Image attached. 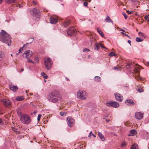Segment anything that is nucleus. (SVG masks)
<instances>
[{"instance_id":"nucleus-1","label":"nucleus","mask_w":149,"mask_h":149,"mask_svg":"<svg viewBox=\"0 0 149 149\" xmlns=\"http://www.w3.org/2000/svg\"><path fill=\"white\" fill-rule=\"evenodd\" d=\"M11 37L3 30L0 33V41L7 45L9 46L11 45Z\"/></svg>"},{"instance_id":"nucleus-2","label":"nucleus","mask_w":149,"mask_h":149,"mask_svg":"<svg viewBox=\"0 0 149 149\" xmlns=\"http://www.w3.org/2000/svg\"><path fill=\"white\" fill-rule=\"evenodd\" d=\"M48 98L49 101L55 103L61 100L62 97L58 92H53L49 95Z\"/></svg>"},{"instance_id":"nucleus-3","label":"nucleus","mask_w":149,"mask_h":149,"mask_svg":"<svg viewBox=\"0 0 149 149\" xmlns=\"http://www.w3.org/2000/svg\"><path fill=\"white\" fill-rule=\"evenodd\" d=\"M30 13L32 15L33 19L35 21H38L40 19V13L39 10L37 8L31 10Z\"/></svg>"},{"instance_id":"nucleus-4","label":"nucleus","mask_w":149,"mask_h":149,"mask_svg":"<svg viewBox=\"0 0 149 149\" xmlns=\"http://www.w3.org/2000/svg\"><path fill=\"white\" fill-rule=\"evenodd\" d=\"M20 119L23 123L25 124H29L31 121L30 116L26 114L22 115L20 116Z\"/></svg>"},{"instance_id":"nucleus-5","label":"nucleus","mask_w":149,"mask_h":149,"mask_svg":"<svg viewBox=\"0 0 149 149\" xmlns=\"http://www.w3.org/2000/svg\"><path fill=\"white\" fill-rule=\"evenodd\" d=\"M44 63L46 69L49 70H50L52 65V62L51 59L49 57L45 58Z\"/></svg>"},{"instance_id":"nucleus-6","label":"nucleus","mask_w":149,"mask_h":149,"mask_svg":"<svg viewBox=\"0 0 149 149\" xmlns=\"http://www.w3.org/2000/svg\"><path fill=\"white\" fill-rule=\"evenodd\" d=\"M77 98L81 100L86 99L87 96V94L85 91L83 92L79 91L77 93Z\"/></svg>"},{"instance_id":"nucleus-7","label":"nucleus","mask_w":149,"mask_h":149,"mask_svg":"<svg viewBox=\"0 0 149 149\" xmlns=\"http://www.w3.org/2000/svg\"><path fill=\"white\" fill-rule=\"evenodd\" d=\"M4 106L7 108H10L11 106V102L8 99H3L1 100Z\"/></svg>"},{"instance_id":"nucleus-8","label":"nucleus","mask_w":149,"mask_h":149,"mask_svg":"<svg viewBox=\"0 0 149 149\" xmlns=\"http://www.w3.org/2000/svg\"><path fill=\"white\" fill-rule=\"evenodd\" d=\"M106 104L108 107H112L114 108L118 107L119 106V104L115 101L107 102L106 103Z\"/></svg>"},{"instance_id":"nucleus-9","label":"nucleus","mask_w":149,"mask_h":149,"mask_svg":"<svg viewBox=\"0 0 149 149\" xmlns=\"http://www.w3.org/2000/svg\"><path fill=\"white\" fill-rule=\"evenodd\" d=\"M67 122L68 126L70 127H72L75 123V120L71 117L68 116L67 118Z\"/></svg>"},{"instance_id":"nucleus-10","label":"nucleus","mask_w":149,"mask_h":149,"mask_svg":"<svg viewBox=\"0 0 149 149\" xmlns=\"http://www.w3.org/2000/svg\"><path fill=\"white\" fill-rule=\"evenodd\" d=\"M76 30L73 26L67 29V33L69 36L72 35L76 32Z\"/></svg>"},{"instance_id":"nucleus-11","label":"nucleus","mask_w":149,"mask_h":149,"mask_svg":"<svg viewBox=\"0 0 149 149\" xmlns=\"http://www.w3.org/2000/svg\"><path fill=\"white\" fill-rule=\"evenodd\" d=\"M32 54V52L30 50L26 51L23 54V56L24 58H29Z\"/></svg>"},{"instance_id":"nucleus-12","label":"nucleus","mask_w":149,"mask_h":149,"mask_svg":"<svg viewBox=\"0 0 149 149\" xmlns=\"http://www.w3.org/2000/svg\"><path fill=\"white\" fill-rule=\"evenodd\" d=\"M116 100L118 101L121 102L123 99V97L120 94L116 93H114Z\"/></svg>"},{"instance_id":"nucleus-13","label":"nucleus","mask_w":149,"mask_h":149,"mask_svg":"<svg viewBox=\"0 0 149 149\" xmlns=\"http://www.w3.org/2000/svg\"><path fill=\"white\" fill-rule=\"evenodd\" d=\"M141 68V66L138 65V64L136 65V67L133 70L134 72L135 73H137V74H139L140 72V70Z\"/></svg>"},{"instance_id":"nucleus-14","label":"nucleus","mask_w":149,"mask_h":149,"mask_svg":"<svg viewBox=\"0 0 149 149\" xmlns=\"http://www.w3.org/2000/svg\"><path fill=\"white\" fill-rule=\"evenodd\" d=\"M135 117L138 119H142L143 117V114L140 112H136L135 115Z\"/></svg>"},{"instance_id":"nucleus-15","label":"nucleus","mask_w":149,"mask_h":149,"mask_svg":"<svg viewBox=\"0 0 149 149\" xmlns=\"http://www.w3.org/2000/svg\"><path fill=\"white\" fill-rule=\"evenodd\" d=\"M49 21L52 24H56L58 22V19L56 17L52 16L50 18Z\"/></svg>"},{"instance_id":"nucleus-16","label":"nucleus","mask_w":149,"mask_h":149,"mask_svg":"<svg viewBox=\"0 0 149 149\" xmlns=\"http://www.w3.org/2000/svg\"><path fill=\"white\" fill-rule=\"evenodd\" d=\"M125 103L128 105L132 106L134 104V103L131 99H127L125 101Z\"/></svg>"},{"instance_id":"nucleus-17","label":"nucleus","mask_w":149,"mask_h":149,"mask_svg":"<svg viewBox=\"0 0 149 149\" xmlns=\"http://www.w3.org/2000/svg\"><path fill=\"white\" fill-rule=\"evenodd\" d=\"M9 87L10 90L14 92L17 91L18 89V88L17 86H14L13 85H9Z\"/></svg>"},{"instance_id":"nucleus-18","label":"nucleus","mask_w":149,"mask_h":149,"mask_svg":"<svg viewBox=\"0 0 149 149\" xmlns=\"http://www.w3.org/2000/svg\"><path fill=\"white\" fill-rule=\"evenodd\" d=\"M98 135L102 141H104L105 140V139L104 135L101 132H98Z\"/></svg>"},{"instance_id":"nucleus-19","label":"nucleus","mask_w":149,"mask_h":149,"mask_svg":"<svg viewBox=\"0 0 149 149\" xmlns=\"http://www.w3.org/2000/svg\"><path fill=\"white\" fill-rule=\"evenodd\" d=\"M70 20H67L64 21L63 23V24L64 27H66L70 24Z\"/></svg>"},{"instance_id":"nucleus-20","label":"nucleus","mask_w":149,"mask_h":149,"mask_svg":"<svg viewBox=\"0 0 149 149\" xmlns=\"http://www.w3.org/2000/svg\"><path fill=\"white\" fill-rule=\"evenodd\" d=\"M5 1L6 3L8 4L11 3H17L16 0H5Z\"/></svg>"},{"instance_id":"nucleus-21","label":"nucleus","mask_w":149,"mask_h":149,"mask_svg":"<svg viewBox=\"0 0 149 149\" xmlns=\"http://www.w3.org/2000/svg\"><path fill=\"white\" fill-rule=\"evenodd\" d=\"M130 134L129 136H133L136 134V131L134 130H132L130 131Z\"/></svg>"},{"instance_id":"nucleus-22","label":"nucleus","mask_w":149,"mask_h":149,"mask_svg":"<svg viewBox=\"0 0 149 149\" xmlns=\"http://www.w3.org/2000/svg\"><path fill=\"white\" fill-rule=\"evenodd\" d=\"M105 20L106 22H111L112 23H113V21L111 19L110 17L108 16L107 15L105 19Z\"/></svg>"},{"instance_id":"nucleus-23","label":"nucleus","mask_w":149,"mask_h":149,"mask_svg":"<svg viewBox=\"0 0 149 149\" xmlns=\"http://www.w3.org/2000/svg\"><path fill=\"white\" fill-rule=\"evenodd\" d=\"M5 56V54L3 52L0 51V61L2 60Z\"/></svg>"},{"instance_id":"nucleus-24","label":"nucleus","mask_w":149,"mask_h":149,"mask_svg":"<svg viewBox=\"0 0 149 149\" xmlns=\"http://www.w3.org/2000/svg\"><path fill=\"white\" fill-rule=\"evenodd\" d=\"M12 129L13 131L15 132L17 134H18L20 133V132L18 131V130L15 127H12Z\"/></svg>"},{"instance_id":"nucleus-25","label":"nucleus","mask_w":149,"mask_h":149,"mask_svg":"<svg viewBox=\"0 0 149 149\" xmlns=\"http://www.w3.org/2000/svg\"><path fill=\"white\" fill-rule=\"evenodd\" d=\"M138 148V146L136 144H134L131 147V149H137Z\"/></svg>"},{"instance_id":"nucleus-26","label":"nucleus","mask_w":149,"mask_h":149,"mask_svg":"<svg viewBox=\"0 0 149 149\" xmlns=\"http://www.w3.org/2000/svg\"><path fill=\"white\" fill-rule=\"evenodd\" d=\"M24 99L23 96H19L16 99V100L17 101H22Z\"/></svg>"},{"instance_id":"nucleus-27","label":"nucleus","mask_w":149,"mask_h":149,"mask_svg":"<svg viewBox=\"0 0 149 149\" xmlns=\"http://www.w3.org/2000/svg\"><path fill=\"white\" fill-rule=\"evenodd\" d=\"M97 30L98 32L102 37H103L104 36V34L98 28H97Z\"/></svg>"},{"instance_id":"nucleus-28","label":"nucleus","mask_w":149,"mask_h":149,"mask_svg":"<svg viewBox=\"0 0 149 149\" xmlns=\"http://www.w3.org/2000/svg\"><path fill=\"white\" fill-rule=\"evenodd\" d=\"M94 79L95 81L99 82L100 81V77L98 76H96L94 77Z\"/></svg>"},{"instance_id":"nucleus-29","label":"nucleus","mask_w":149,"mask_h":149,"mask_svg":"<svg viewBox=\"0 0 149 149\" xmlns=\"http://www.w3.org/2000/svg\"><path fill=\"white\" fill-rule=\"evenodd\" d=\"M94 49L97 50H98L100 48V46L97 43H96L94 47Z\"/></svg>"},{"instance_id":"nucleus-30","label":"nucleus","mask_w":149,"mask_h":149,"mask_svg":"<svg viewBox=\"0 0 149 149\" xmlns=\"http://www.w3.org/2000/svg\"><path fill=\"white\" fill-rule=\"evenodd\" d=\"M35 61L38 63H39V56H36L34 57Z\"/></svg>"},{"instance_id":"nucleus-31","label":"nucleus","mask_w":149,"mask_h":149,"mask_svg":"<svg viewBox=\"0 0 149 149\" xmlns=\"http://www.w3.org/2000/svg\"><path fill=\"white\" fill-rule=\"evenodd\" d=\"M117 55V54H115L113 52H111L108 55L109 56H116Z\"/></svg>"},{"instance_id":"nucleus-32","label":"nucleus","mask_w":149,"mask_h":149,"mask_svg":"<svg viewBox=\"0 0 149 149\" xmlns=\"http://www.w3.org/2000/svg\"><path fill=\"white\" fill-rule=\"evenodd\" d=\"M136 41L138 42H140L143 41V39H142L140 38L137 37L136 38Z\"/></svg>"},{"instance_id":"nucleus-33","label":"nucleus","mask_w":149,"mask_h":149,"mask_svg":"<svg viewBox=\"0 0 149 149\" xmlns=\"http://www.w3.org/2000/svg\"><path fill=\"white\" fill-rule=\"evenodd\" d=\"M42 75L45 78V79H47V78L48 76L47 75L45 74L44 72H42L41 73Z\"/></svg>"},{"instance_id":"nucleus-34","label":"nucleus","mask_w":149,"mask_h":149,"mask_svg":"<svg viewBox=\"0 0 149 149\" xmlns=\"http://www.w3.org/2000/svg\"><path fill=\"white\" fill-rule=\"evenodd\" d=\"M27 62L30 63H35L33 61H32L29 58H27Z\"/></svg>"},{"instance_id":"nucleus-35","label":"nucleus","mask_w":149,"mask_h":149,"mask_svg":"<svg viewBox=\"0 0 149 149\" xmlns=\"http://www.w3.org/2000/svg\"><path fill=\"white\" fill-rule=\"evenodd\" d=\"M132 64L130 63H127V64L126 68L129 69L130 68V66L132 65Z\"/></svg>"},{"instance_id":"nucleus-36","label":"nucleus","mask_w":149,"mask_h":149,"mask_svg":"<svg viewBox=\"0 0 149 149\" xmlns=\"http://www.w3.org/2000/svg\"><path fill=\"white\" fill-rule=\"evenodd\" d=\"M67 113V112L61 111L60 112V115L61 116H64L66 115Z\"/></svg>"},{"instance_id":"nucleus-37","label":"nucleus","mask_w":149,"mask_h":149,"mask_svg":"<svg viewBox=\"0 0 149 149\" xmlns=\"http://www.w3.org/2000/svg\"><path fill=\"white\" fill-rule=\"evenodd\" d=\"M136 79L137 80H141V78L139 77V74H137L136 76Z\"/></svg>"},{"instance_id":"nucleus-38","label":"nucleus","mask_w":149,"mask_h":149,"mask_svg":"<svg viewBox=\"0 0 149 149\" xmlns=\"http://www.w3.org/2000/svg\"><path fill=\"white\" fill-rule=\"evenodd\" d=\"M137 91L139 92H143V89L141 87H139Z\"/></svg>"},{"instance_id":"nucleus-39","label":"nucleus","mask_w":149,"mask_h":149,"mask_svg":"<svg viewBox=\"0 0 149 149\" xmlns=\"http://www.w3.org/2000/svg\"><path fill=\"white\" fill-rule=\"evenodd\" d=\"M144 18L146 20L149 22V15L146 16Z\"/></svg>"},{"instance_id":"nucleus-40","label":"nucleus","mask_w":149,"mask_h":149,"mask_svg":"<svg viewBox=\"0 0 149 149\" xmlns=\"http://www.w3.org/2000/svg\"><path fill=\"white\" fill-rule=\"evenodd\" d=\"M126 145V143L124 142H123L121 144V147H125Z\"/></svg>"},{"instance_id":"nucleus-41","label":"nucleus","mask_w":149,"mask_h":149,"mask_svg":"<svg viewBox=\"0 0 149 149\" xmlns=\"http://www.w3.org/2000/svg\"><path fill=\"white\" fill-rule=\"evenodd\" d=\"M139 34L140 36H141V37H144V33L141 32H139Z\"/></svg>"},{"instance_id":"nucleus-42","label":"nucleus","mask_w":149,"mask_h":149,"mask_svg":"<svg viewBox=\"0 0 149 149\" xmlns=\"http://www.w3.org/2000/svg\"><path fill=\"white\" fill-rule=\"evenodd\" d=\"M121 33L123 35H125V36L127 37L128 38H129L130 39H131V38L130 37V36H129L127 34H125V33H124L123 32H121Z\"/></svg>"},{"instance_id":"nucleus-43","label":"nucleus","mask_w":149,"mask_h":149,"mask_svg":"<svg viewBox=\"0 0 149 149\" xmlns=\"http://www.w3.org/2000/svg\"><path fill=\"white\" fill-rule=\"evenodd\" d=\"M99 45L100 46L102 47L104 49H107V48L105 47H104V46L101 43H99Z\"/></svg>"},{"instance_id":"nucleus-44","label":"nucleus","mask_w":149,"mask_h":149,"mask_svg":"<svg viewBox=\"0 0 149 149\" xmlns=\"http://www.w3.org/2000/svg\"><path fill=\"white\" fill-rule=\"evenodd\" d=\"M123 15L124 17H125V19H126L128 17V16L125 13H123Z\"/></svg>"},{"instance_id":"nucleus-45","label":"nucleus","mask_w":149,"mask_h":149,"mask_svg":"<svg viewBox=\"0 0 149 149\" xmlns=\"http://www.w3.org/2000/svg\"><path fill=\"white\" fill-rule=\"evenodd\" d=\"M16 7H19V8L22 7H23V5H22V4H16Z\"/></svg>"},{"instance_id":"nucleus-46","label":"nucleus","mask_w":149,"mask_h":149,"mask_svg":"<svg viewBox=\"0 0 149 149\" xmlns=\"http://www.w3.org/2000/svg\"><path fill=\"white\" fill-rule=\"evenodd\" d=\"M90 51V50L89 49H87V48H85L83 50V52H87Z\"/></svg>"},{"instance_id":"nucleus-47","label":"nucleus","mask_w":149,"mask_h":149,"mask_svg":"<svg viewBox=\"0 0 149 149\" xmlns=\"http://www.w3.org/2000/svg\"><path fill=\"white\" fill-rule=\"evenodd\" d=\"M42 116V115L41 114H39L38 116L37 120L38 121H39L40 119V118H41Z\"/></svg>"},{"instance_id":"nucleus-48","label":"nucleus","mask_w":149,"mask_h":149,"mask_svg":"<svg viewBox=\"0 0 149 149\" xmlns=\"http://www.w3.org/2000/svg\"><path fill=\"white\" fill-rule=\"evenodd\" d=\"M88 3L87 2H84V5L85 6H87Z\"/></svg>"},{"instance_id":"nucleus-49","label":"nucleus","mask_w":149,"mask_h":149,"mask_svg":"<svg viewBox=\"0 0 149 149\" xmlns=\"http://www.w3.org/2000/svg\"><path fill=\"white\" fill-rule=\"evenodd\" d=\"M3 122L2 121V120L0 118V124L1 125H3Z\"/></svg>"},{"instance_id":"nucleus-50","label":"nucleus","mask_w":149,"mask_h":149,"mask_svg":"<svg viewBox=\"0 0 149 149\" xmlns=\"http://www.w3.org/2000/svg\"><path fill=\"white\" fill-rule=\"evenodd\" d=\"M131 1L133 3H136L138 2V1L137 0H131Z\"/></svg>"},{"instance_id":"nucleus-51","label":"nucleus","mask_w":149,"mask_h":149,"mask_svg":"<svg viewBox=\"0 0 149 149\" xmlns=\"http://www.w3.org/2000/svg\"><path fill=\"white\" fill-rule=\"evenodd\" d=\"M127 13L129 14H131L132 13V12L130 11L129 10H127Z\"/></svg>"},{"instance_id":"nucleus-52","label":"nucleus","mask_w":149,"mask_h":149,"mask_svg":"<svg viewBox=\"0 0 149 149\" xmlns=\"http://www.w3.org/2000/svg\"><path fill=\"white\" fill-rule=\"evenodd\" d=\"M113 69L114 70H119V68L118 67H114Z\"/></svg>"},{"instance_id":"nucleus-53","label":"nucleus","mask_w":149,"mask_h":149,"mask_svg":"<svg viewBox=\"0 0 149 149\" xmlns=\"http://www.w3.org/2000/svg\"><path fill=\"white\" fill-rule=\"evenodd\" d=\"M22 49H23L22 48H21L20 49H19V52L18 53H17V55H18L19 53H20L21 52V51L22 50Z\"/></svg>"},{"instance_id":"nucleus-54","label":"nucleus","mask_w":149,"mask_h":149,"mask_svg":"<svg viewBox=\"0 0 149 149\" xmlns=\"http://www.w3.org/2000/svg\"><path fill=\"white\" fill-rule=\"evenodd\" d=\"M33 3L34 5H36L37 4V2L35 1H33Z\"/></svg>"},{"instance_id":"nucleus-55","label":"nucleus","mask_w":149,"mask_h":149,"mask_svg":"<svg viewBox=\"0 0 149 149\" xmlns=\"http://www.w3.org/2000/svg\"><path fill=\"white\" fill-rule=\"evenodd\" d=\"M92 132L91 131L90 132V133H89V135L88 136V137H91V136L92 134Z\"/></svg>"},{"instance_id":"nucleus-56","label":"nucleus","mask_w":149,"mask_h":149,"mask_svg":"<svg viewBox=\"0 0 149 149\" xmlns=\"http://www.w3.org/2000/svg\"><path fill=\"white\" fill-rule=\"evenodd\" d=\"M120 31H123V32H125V30L124 29H120Z\"/></svg>"},{"instance_id":"nucleus-57","label":"nucleus","mask_w":149,"mask_h":149,"mask_svg":"<svg viewBox=\"0 0 149 149\" xmlns=\"http://www.w3.org/2000/svg\"><path fill=\"white\" fill-rule=\"evenodd\" d=\"M127 42H128V43H129L130 44V45H131V41L130 40H128L127 41Z\"/></svg>"},{"instance_id":"nucleus-58","label":"nucleus","mask_w":149,"mask_h":149,"mask_svg":"<svg viewBox=\"0 0 149 149\" xmlns=\"http://www.w3.org/2000/svg\"><path fill=\"white\" fill-rule=\"evenodd\" d=\"M37 112V111H36V110H35L34 112H33V113L34 114H36V113Z\"/></svg>"},{"instance_id":"nucleus-59","label":"nucleus","mask_w":149,"mask_h":149,"mask_svg":"<svg viewBox=\"0 0 149 149\" xmlns=\"http://www.w3.org/2000/svg\"><path fill=\"white\" fill-rule=\"evenodd\" d=\"M28 44H29V43H26V44H25V45H24L22 47H24V46H25V45H28Z\"/></svg>"},{"instance_id":"nucleus-60","label":"nucleus","mask_w":149,"mask_h":149,"mask_svg":"<svg viewBox=\"0 0 149 149\" xmlns=\"http://www.w3.org/2000/svg\"><path fill=\"white\" fill-rule=\"evenodd\" d=\"M24 70V69L23 68H21L20 70V71H21V72H22Z\"/></svg>"},{"instance_id":"nucleus-61","label":"nucleus","mask_w":149,"mask_h":149,"mask_svg":"<svg viewBox=\"0 0 149 149\" xmlns=\"http://www.w3.org/2000/svg\"><path fill=\"white\" fill-rule=\"evenodd\" d=\"M92 135L94 137H96V136L93 134H92Z\"/></svg>"},{"instance_id":"nucleus-62","label":"nucleus","mask_w":149,"mask_h":149,"mask_svg":"<svg viewBox=\"0 0 149 149\" xmlns=\"http://www.w3.org/2000/svg\"><path fill=\"white\" fill-rule=\"evenodd\" d=\"M65 79L66 80L68 81V80H69V79L67 78V77H66L65 78Z\"/></svg>"},{"instance_id":"nucleus-63","label":"nucleus","mask_w":149,"mask_h":149,"mask_svg":"<svg viewBox=\"0 0 149 149\" xmlns=\"http://www.w3.org/2000/svg\"><path fill=\"white\" fill-rule=\"evenodd\" d=\"M3 0H0V3H1L2 2V1Z\"/></svg>"},{"instance_id":"nucleus-64","label":"nucleus","mask_w":149,"mask_h":149,"mask_svg":"<svg viewBox=\"0 0 149 149\" xmlns=\"http://www.w3.org/2000/svg\"><path fill=\"white\" fill-rule=\"evenodd\" d=\"M147 63L148 65L149 66V62H147Z\"/></svg>"}]
</instances>
